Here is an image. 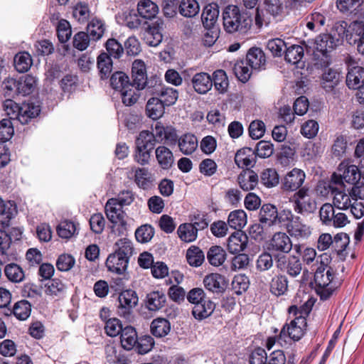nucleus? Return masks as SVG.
Here are the masks:
<instances>
[{"label": "nucleus", "instance_id": "f257e3e1", "mask_svg": "<svg viewBox=\"0 0 364 364\" xmlns=\"http://www.w3.org/2000/svg\"><path fill=\"white\" fill-rule=\"evenodd\" d=\"M146 66L142 60H138V90H146L149 95H157L166 106L176 103L178 97L177 90L169 87H160L156 77L147 79Z\"/></svg>", "mask_w": 364, "mask_h": 364}, {"label": "nucleus", "instance_id": "f03ea898", "mask_svg": "<svg viewBox=\"0 0 364 364\" xmlns=\"http://www.w3.org/2000/svg\"><path fill=\"white\" fill-rule=\"evenodd\" d=\"M312 306L313 303L308 299L299 307L297 305H292L289 308V314H293L295 318L289 323L283 326L278 338L279 340L286 341V338H289L294 341H299L302 338L307 326L304 316L309 314Z\"/></svg>", "mask_w": 364, "mask_h": 364}, {"label": "nucleus", "instance_id": "7ed1b4c3", "mask_svg": "<svg viewBox=\"0 0 364 364\" xmlns=\"http://www.w3.org/2000/svg\"><path fill=\"white\" fill-rule=\"evenodd\" d=\"M314 282L321 299L326 300L341 285L343 280L336 276V271L333 268H317L314 273Z\"/></svg>", "mask_w": 364, "mask_h": 364}, {"label": "nucleus", "instance_id": "20e7f679", "mask_svg": "<svg viewBox=\"0 0 364 364\" xmlns=\"http://www.w3.org/2000/svg\"><path fill=\"white\" fill-rule=\"evenodd\" d=\"M223 26L228 33L239 32L246 33L252 26V19L250 16L240 14L235 6H228L223 14Z\"/></svg>", "mask_w": 364, "mask_h": 364}, {"label": "nucleus", "instance_id": "39448f33", "mask_svg": "<svg viewBox=\"0 0 364 364\" xmlns=\"http://www.w3.org/2000/svg\"><path fill=\"white\" fill-rule=\"evenodd\" d=\"M119 245L118 250L108 256L106 266L109 271L121 274L127 269L129 258L133 253V247L127 239L121 240Z\"/></svg>", "mask_w": 364, "mask_h": 364}, {"label": "nucleus", "instance_id": "423d86ee", "mask_svg": "<svg viewBox=\"0 0 364 364\" xmlns=\"http://www.w3.org/2000/svg\"><path fill=\"white\" fill-rule=\"evenodd\" d=\"M339 44V38L331 33H323L318 36L315 39L314 57L317 63L321 66H326L330 63V53Z\"/></svg>", "mask_w": 364, "mask_h": 364}, {"label": "nucleus", "instance_id": "0eeeda50", "mask_svg": "<svg viewBox=\"0 0 364 364\" xmlns=\"http://www.w3.org/2000/svg\"><path fill=\"white\" fill-rule=\"evenodd\" d=\"M294 210L302 215L314 213L316 210V203L311 196L309 188L302 187L290 198Z\"/></svg>", "mask_w": 364, "mask_h": 364}, {"label": "nucleus", "instance_id": "6e6552de", "mask_svg": "<svg viewBox=\"0 0 364 364\" xmlns=\"http://www.w3.org/2000/svg\"><path fill=\"white\" fill-rule=\"evenodd\" d=\"M283 213L288 221L287 230L291 237L296 240H305L311 235V227L303 223L300 217L294 215L290 210H284Z\"/></svg>", "mask_w": 364, "mask_h": 364}, {"label": "nucleus", "instance_id": "1a4fd4ad", "mask_svg": "<svg viewBox=\"0 0 364 364\" xmlns=\"http://www.w3.org/2000/svg\"><path fill=\"white\" fill-rule=\"evenodd\" d=\"M155 135L149 131H141L138 136V162L147 164L156 145Z\"/></svg>", "mask_w": 364, "mask_h": 364}, {"label": "nucleus", "instance_id": "9d476101", "mask_svg": "<svg viewBox=\"0 0 364 364\" xmlns=\"http://www.w3.org/2000/svg\"><path fill=\"white\" fill-rule=\"evenodd\" d=\"M360 178V172L358 168L355 165H348L343 162L341 163L338 173L332 175L331 181L336 184H341L343 181L355 184Z\"/></svg>", "mask_w": 364, "mask_h": 364}, {"label": "nucleus", "instance_id": "9b49d317", "mask_svg": "<svg viewBox=\"0 0 364 364\" xmlns=\"http://www.w3.org/2000/svg\"><path fill=\"white\" fill-rule=\"evenodd\" d=\"M305 179L304 171L300 168H294L281 179V189L284 192H296L302 188Z\"/></svg>", "mask_w": 364, "mask_h": 364}, {"label": "nucleus", "instance_id": "f8f14e48", "mask_svg": "<svg viewBox=\"0 0 364 364\" xmlns=\"http://www.w3.org/2000/svg\"><path fill=\"white\" fill-rule=\"evenodd\" d=\"M276 266L282 272H285L291 277L299 276L302 270V264L295 256L277 255L275 257Z\"/></svg>", "mask_w": 364, "mask_h": 364}, {"label": "nucleus", "instance_id": "ddd939ff", "mask_svg": "<svg viewBox=\"0 0 364 364\" xmlns=\"http://www.w3.org/2000/svg\"><path fill=\"white\" fill-rule=\"evenodd\" d=\"M119 301L121 315L127 320L132 321L134 318L133 309L136 305V292L131 289L122 291L119 296Z\"/></svg>", "mask_w": 364, "mask_h": 364}, {"label": "nucleus", "instance_id": "4468645a", "mask_svg": "<svg viewBox=\"0 0 364 364\" xmlns=\"http://www.w3.org/2000/svg\"><path fill=\"white\" fill-rule=\"evenodd\" d=\"M329 188L331 191L334 207L340 210H348L355 199L352 191L346 193L344 190H340L331 184L329 185Z\"/></svg>", "mask_w": 364, "mask_h": 364}, {"label": "nucleus", "instance_id": "2eb2a0df", "mask_svg": "<svg viewBox=\"0 0 364 364\" xmlns=\"http://www.w3.org/2000/svg\"><path fill=\"white\" fill-rule=\"evenodd\" d=\"M269 249L272 251L289 253L292 249V242L284 232H276L272 237Z\"/></svg>", "mask_w": 364, "mask_h": 364}, {"label": "nucleus", "instance_id": "dca6fc26", "mask_svg": "<svg viewBox=\"0 0 364 364\" xmlns=\"http://www.w3.org/2000/svg\"><path fill=\"white\" fill-rule=\"evenodd\" d=\"M161 28L158 21L147 25L142 33L144 41L149 46L156 47L159 45L163 38Z\"/></svg>", "mask_w": 364, "mask_h": 364}, {"label": "nucleus", "instance_id": "f3484780", "mask_svg": "<svg viewBox=\"0 0 364 364\" xmlns=\"http://www.w3.org/2000/svg\"><path fill=\"white\" fill-rule=\"evenodd\" d=\"M255 151L249 147L239 149L235 156V162L239 168L253 167L256 163Z\"/></svg>", "mask_w": 364, "mask_h": 364}, {"label": "nucleus", "instance_id": "a211bd4d", "mask_svg": "<svg viewBox=\"0 0 364 364\" xmlns=\"http://www.w3.org/2000/svg\"><path fill=\"white\" fill-rule=\"evenodd\" d=\"M191 83L194 90L200 95L207 93L213 87L211 77L203 72L195 74L191 79Z\"/></svg>", "mask_w": 364, "mask_h": 364}, {"label": "nucleus", "instance_id": "6ab92c4d", "mask_svg": "<svg viewBox=\"0 0 364 364\" xmlns=\"http://www.w3.org/2000/svg\"><path fill=\"white\" fill-rule=\"evenodd\" d=\"M205 287L212 292H222L227 287L225 277L218 273H211L203 279Z\"/></svg>", "mask_w": 364, "mask_h": 364}, {"label": "nucleus", "instance_id": "aec40b11", "mask_svg": "<svg viewBox=\"0 0 364 364\" xmlns=\"http://www.w3.org/2000/svg\"><path fill=\"white\" fill-rule=\"evenodd\" d=\"M259 222L267 226L280 223L277 208L271 204H264L259 210Z\"/></svg>", "mask_w": 364, "mask_h": 364}, {"label": "nucleus", "instance_id": "412c9836", "mask_svg": "<svg viewBox=\"0 0 364 364\" xmlns=\"http://www.w3.org/2000/svg\"><path fill=\"white\" fill-rule=\"evenodd\" d=\"M247 242V237L242 231L232 233L228 240V250L232 254H237L243 251Z\"/></svg>", "mask_w": 364, "mask_h": 364}, {"label": "nucleus", "instance_id": "4be33fe9", "mask_svg": "<svg viewBox=\"0 0 364 364\" xmlns=\"http://www.w3.org/2000/svg\"><path fill=\"white\" fill-rule=\"evenodd\" d=\"M364 84V68L353 66L349 68L346 75V85L349 89L356 90Z\"/></svg>", "mask_w": 364, "mask_h": 364}, {"label": "nucleus", "instance_id": "5701e85b", "mask_svg": "<svg viewBox=\"0 0 364 364\" xmlns=\"http://www.w3.org/2000/svg\"><path fill=\"white\" fill-rule=\"evenodd\" d=\"M198 146V139L193 134H184L178 139V146L179 150L184 155H190L193 154L196 150Z\"/></svg>", "mask_w": 364, "mask_h": 364}, {"label": "nucleus", "instance_id": "b1692460", "mask_svg": "<svg viewBox=\"0 0 364 364\" xmlns=\"http://www.w3.org/2000/svg\"><path fill=\"white\" fill-rule=\"evenodd\" d=\"M246 61L251 69L259 70L265 65V55L260 48H252L247 53Z\"/></svg>", "mask_w": 364, "mask_h": 364}, {"label": "nucleus", "instance_id": "393cba45", "mask_svg": "<svg viewBox=\"0 0 364 364\" xmlns=\"http://www.w3.org/2000/svg\"><path fill=\"white\" fill-rule=\"evenodd\" d=\"M240 187L245 191L253 190L258 183V176L252 170L247 169L242 171L237 177Z\"/></svg>", "mask_w": 364, "mask_h": 364}, {"label": "nucleus", "instance_id": "a878e982", "mask_svg": "<svg viewBox=\"0 0 364 364\" xmlns=\"http://www.w3.org/2000/svg\"><path fill=\"white\" fill-rule=\"evenodd\" d=\"M136 63V60H134L132 63L133 80L132 84L130 85H127V87L120 91L122 102L126 106H132L136 102V86L135 85L136 78L134 76Z\"/></svg>", "mask_w": 364, "mask_h": 364}, {"label": "nucleus", "instance_id": "bb28decb", "mask_svg": "<svg viewBox=\"0 0 364 364\" xmlns=\"http://www.w3.org/2000/svg\"><path fill=\"white\" fill-rule=\"evenodd\" d=\"M215 305L210 299H205L196 304L192 310L193 316L198 320H203L210 316L214 309Z\"/></svg>", "mask_w": 364, "mask_h": 364}, {"label": "nucleus", "instance_id": "cd10ccee", "mask_svg": "<svg viewBox=\"0 0 364 364\" xmlns=\"http://www.w3.org/2000/svg\"><path fill=\"white\" fill-rule=\"evenodd\" d=\"M165 105L158 97L150 98L146 106V114L152 119H158L161 117L165 112Z\"/></svg>", "mask_w": 364, "mask_h": 364}, {"label": "nucleus", "instance_id": "c85d7f7f", "mask_svg": "<svg viewBox=\"0 0 364 364\" xmlns=\"http://www.w3.org/2000/svg\"><path fill=\"white\" fill-rule=\"evenodd\" d=\"M156 158L159 166L164 169H168L174 163L172 151L165 146H159L155 151Z\"/></svg>", "mask_w": 364, "mask_h": 364}, {"label": "nucleus", "instance_id": "c756f323", "mask_svg": "<svg viewBox=\"0 0 364 364\" xmlns=\"http://www.w3.org/2000/svg\"><path fill=\"white\" fill-rule=\"evenodd\" d=\"M122 205L114 199L110 198L105 205V213L110 222L119 221L124 218Z\"/></svg>", "mask_w": 364, "mask_h": 364}, {"label": "nucleus", "instance_id": "7c9ffc66", "mask_svg": "<svg viewBox=\"0 0 364 364\" xmlns=\"http://www.w3.org/2000/svg\"><path fill=\"white\" fill-rule=\"evenodd\" d=\"M350 239L346 233L336 234L332 240L331 249L342 259H345L346 247L348 246Z\"/></svg>", "mask_w": 364, "mask_h": 364}, {"label": "nucleus", "instance_id": "2f4dec72", "mask_svg": "<svg viewBox=\"0 0 364 364\" xmlns=\"http://www.w3.org/2000/svg\"><path fill=\"white\" fill-rule=\"evenodd\" d=\"M288 283L286 276L282 274L276 275L270 282V291L277 296L284 295L288 290Z\"/></svg>", "mask_w": 364, "mask_h": 364}, {"label": "nucleus", "instance_id": "473e14b6", "mask_svg": "<svg viewBox=\"0 0 364 364\" xmlns=\"http://www.w3.org/2000/svg\"><path fill=\"white\" fill-rule=\"evenodd\" d=\"M36 87V79L30 75H26L18 80L17 95H28L32 93Z\"/></svg>", "mask_w": 364, "mask_h": 364}, {"label": "nucleus", "instance_id": "72a5a7b5", "mask_svg": "<svg viewBox=\"0 0 364 364\" xmlns=\"http://www.w3.org/2000/svg\"><path fill=\"white\" fill-rule=\"evenodd\" d=\"M121 344L124 349L131 350L136 345V331L132 326L125 327L120 336Z\"/></svg>", "mask_w": 364, "mask_h": 364}, {"label": "nucleus", "instance_id": "f704fd0d", "mask_svg": "<svg viewBox=\"0 0 364 364\" xmlns=\"http://www.w3.org/2000/svg\"><path fill=\"white\" fill-rule=\"evenodd\" d=\"M228 223L231 228L240 231L247 224V215L242 210H235L230 213Z\"/></svg>", "mask_w": 364, "mask_h": 364}, {"label": "nucleus", "instance_id": "c9c22d12", "mask_svg": "<svg viewBox=\"0 0 364 364\" xmlns=\"http://www.w3.org/2000/svg\"><path fill=\"white\" fill-rule=\"evenodd\" d=\"M170 331L171 324L166 318H158L154 319L151 323V332L156 337H164Z\"/></svg>", "mask_w": 364, "mask_h": 364}, {"label": "nucleus", "instance_id": "e433bc0d", "mask_svg": "<svg viewBox=\"0 0 364 364\" xmlns=\"http://www.w3.org/2000/svg\"><path fill=\"white\" fill-rule=\"evenodd\" d=\"M158 6L151 0H143L138 3V15L151 19L158 13Z\"/></svg>", "mask_w": 364, "mask_h": 364}, {"label": "nucleus", "instance_id": "4c0bfd02", "mask_svg": "<svg viewBox=\"0 0 364 364\" xmlns=\"http://www.w3.org/2000/svg\"><path fill=\"white\" fill-rule=\"evenodd\" d=\"M350 28L352 34L356 36L354 41L357 43V48L359 53L364 54V23L363 21H353Z\"/></svg>", "mask_w": 364, "mask_h": 364}, {"label": "nucleus", "instance_id": "58836bf2", "mask_svg": "<svg viewBox=\"0 0 364 364\" xmlns=\"http://www.w3.org/2000/svg\"><path fill=\"white\" fill-rule=\"evenodd\" d=\"M252 70L247 62L243 60L236 61L232 68L234 74L242 82L248 81L252 75Z\"/></svg>", "mask_w": 364, "mask_h": 364}, {"label": "nucleus", "instance_id": "ea45409f", "mask_svg": "<svg viewBox=\"0 0 364 364\" xmlns=\"http://www.w3.org/2000/svg\"><path fill=\"white\" fill-rule=\"evenodd\" d=\"M207 259L211 265L219 267L225 262L226 252L220 246H213L207 253Z\"/></svg>", "mask_w": 364, "mask_h": 364}, {"label": "nucleus", "instance_id": "a19ab883", "mask_svg": "<svg viewBox=\"0 0 364 364\" xmlns=\"http://www.w3.org/2000/svg\"><path fill=\"white\" fill-rule=\"evenodd\" d=\"M179 13L187 18H192L198 14L200 6L196 0H182L178 6Z\"/></svg>", "mask_w": 364, "mask_h": 364}, {"label": "nucleus", "instance_id": "79ce46f5", "mask_svg": "<svg viewBox=\"0 0 364 364\" xmlns=\"http://www.w3.org/2000/svg\"><path fill=\"white\" fill-rule=\"evenodd\" d=\"M97 68L102 78H107L112 70V61L106 53H102L97 60Z\"/></svg>", "mask_w": 364, "mask_h": 364}, {"label": "nucleus", "instance_id": "37998d69", "mask_svg": "<svg viewBox=\"0 0 364 364\" xmlns=\"http://www.w3.org/2000/svg\"><path fill=\"white\" fill-rule=\"evenodd\" d=\"M304 49L299 45H291L286 47L285 60L293 65L297 64L303 58Z\"/></svg>", "mask_w": 364, "mask_h": 364}, {"label": "nucleus", "instance_id": "c03bdc74", "mask_svg": "<svg viewBox=\"0 0 364 364\" xmlns=\"http://www.w3.org/2000/svg\"><path fill=\"white\" fill-rule=\"evenodd\" d=\"M341 75L336 70L328 68L323 74V87L327 91L331 90L340 81Z\"/></svg>", "mask_w": 364, "mask_h": 364}, {"label": "nucleus", "instance_id": "a18cd8bd", "mask_svg": "<svg viewBox=\"0 0 364 364\" xmlns=\"http://www.w3.org/2000/svg\"><path fill=\"white\" fill-rule=\"evenodd\" d=\"M4 273L7 279L14 283L22 282L25 277L22 268L14 263L7 264L4 268Z\"/></svg>", "mask_w": 364, "mask_h": 364}, {"label": "nucleus", "instance_id": "49530a36", "mask_svg": "<svg viewBox=\"0 0 364 364\" xmlns=\"http://www.w3.org/2000/svg\"><path fill=\"white\" fill-rule=\"evenodd\" d=\"M165 295L159 291H153L147 295L146 306L150 311H157L164 306Z\"/></svg>", "mask_w": 364, "mask_h": 364}, {"label": "nucleus", "instance_id": "de8ad7c7", "mask_svg": "<svg viewBox=\"0 0 364 364\" xmlns=\"http://www.w3.org/2000/svg\"><path fill=\"white\" fill-rule=\"evenodd\" d=\"M186 259L191 266L199 267L204 262L205 255L199 247L191 246L186 252Z\"/></svg>", "mask_w": 364, "mask_h": 364}, {"label": "nucleus", "instance_id": "09e8293b", "mask_svg": "<svg viewBox=\"0 0 364 364\" xmlns=\"http://www.w3.org/2000/svg\"><path fill=\"white\" fill-rule=\"evenodd\" d=\"M213 85L220 93H225L228 87V79L225 72L223 70H218L213 74Z\"/></svg>", "mask_w": 364, "mask_h": 364}, {"label": "nucleus", "instance_id": "8fccbe9b", "mask_svg": "<svg viewBox=\"0 0 364 364\" xmlns=\"http://www.w3.org/2000/svg\"><path fill=\"white\" fill-rule=\"evenodd\" d=\"M32 65L31 55L27 52L19 53L14 57V66L19 73L28 71Z\"/></svg>", "mask_w": 364, "mask_h": 364}, {"label": "nucleus", "instance_id": "3c124183", "mask_svg": "<svg viewBox=\"0 0 364 364\" xmlns=\"http://www.w3.org/2000/svg\"><path fill=\"white\" fill-rule=\"evenodd\" d=\"M31 312V305L26 300H21L14 304L13 313L19 320L24 321L27 319Z\"/></svg>", "mask_w": 364, "mask_h": 364}, {"label": "nucleus", "instance_id": "603ef678", "mask_svg": "<svg viewBox=\"0 0 364 364\" xmlns=\"http://www.w3.org/2000/svg\"><path fill=\"white\" fill-rule=\"evenodd\" d=\"M262 183L267 188L276 186L279 183V177L274 168L264 169L260 175Z\"/></svg>", "mask_w": 364, "mask_h": 364}, {"label": "nucleus", "instance_id": "864d4df0", "mask_svg": "<svg viewBox=\"0 0 364 364\" xmlns=\"http://www.w3.org/2000/svg\"><path fill=\"white\" fill-rule=\"evenodd\" d=\"M218 10L211 5L205 6L201 15V20L203 26L205 28H210L214 26V24L218 16Z\"/></svg>", "mask_w": 364, "mask_h": 364}, {"label": "nucleus", "instance_id": "5fc2aeb1", "mask_svg": "<svg viewBox=\"0 0 364 364\" xmlns=\"http://www.w3.org/2000/svg\"><path fill=\"white\" fill-rule=\"evenodd\" d=\"M177 233L180 239L186 242H193L197 237L196 230L191 223L181 224L178 228Z\"/></svg>", "mask_w": 364, "mask_h": 364}, {"label": "nucleus", "instance_id": "6e6d98bb", "mask_svg": "<svg viewBox=\"0 0 364 364\" xmlns=\"http://www.w3.org/2000/svg\"><path fill=\"white\" fill-rule=\"evenodd\" d=\"M155 179L147 168H138V186L143 189L153 187Z\"/></svg>", "mask_w": 364, "mask_h": 364}, {"label": "nucleus", "instance_id": "4d7b16f0", "mask_svg": "<svg viewBox=\"0 0 364 364\" xmlns=\"http://www.w3.org/2000/svg\"><path fill=\"white\" fill-rule=\"evenodd\" d=\"M40 111L38 106L30 104L23 105V106L21 107L19 122L22 124H26L28 119L37 117L40 113Z\"/></svg>", "mask_w": 364, "mask_h": 364}, {"label": "nucleus", "instance_id": "13d9d810", "mask_svg": "<svg viewBox=\"0 0 364 364\" xmlns=\"http://www.w3.org/2000/svg\"><path fill=\"white\" fill-rule=\"evenodd\" d=\"M128 76L123 72L114 73L110 78V84L113 89L121 91L127 85H130Z\"/></svg>", "mask_w": 364, "mask_h": 364}, {"label": "nucleus", "instance_id": "bf43d9fd", "mask_svg": "<svg viewBox=\"0 0 364 364\" xmlns=\"http://www.w3.org/2000/svg\"><path fill=\"white\" fill-rule=\"evenodd\" d=\"M4 111L5 114L9 117V119L19 121V116L21 114V107L18 104L12 100H6L3 105Z\"/></svg>", "mask_w": 364, "mask_h": 364}, {"label": "nucleus", "instance_id": "052dcab7", "mask_svg": "<svg viewBox=\"0 0 364 364\" xmlns=\"http://www.w3.org/2000/svg\"><path fill=\"white\" fill-rule=\"evenodd\" d=\"M318 124L316 121L309 119L305 122L301 127V134L307 139H312L318 132Z\"/></svg>", "mask_w": 364, "mask_h": 364}, {"label": "nucleus", "instance_id": "680f3d73", "mask_svg": "<svg viewBox=\"0 0 364 364\" xmlns=\"http://www.w3.org/2000/svg\"><path fill=\"white\" fill-rule=\"evenodd\" d=\"M123 329L121 321L116 318L108 319L105 326L106 333L111 337L117 336L120 332L122 333Z\"/></svg>", "mask_w": 364, "mask_h": 364}, {"label": "nucleus", "instance_id": "e2e57ef3", "mask_svg": "<svg viewBox=\"0 0 364 364\" xmlns=\"http://www.w3.org/2000/svg\"><path fill=\"white\" fill-rule=\"evenodd\" d=\"M65 290V284L58 279L51 280L46 286V294L49 296H58Z\"/></svg>", "mask_w": 364, "mask_h": 364}, {"label": "nucleus", "instance_id": "0e129e2a", "mask_svg": "<svg viewBox=\"0 0 364 364\" xmlns=\"http://www.w3.org/2000/svg\"><path fill=\"white\" fill-rule=\"evenodd\" d=\"M249 287V279L245 275L239 274L234 277L232 288L237 294H241Z\"/></svg>", "mask_w": 364, "mask_h": 364}, {"label": "nucleus", "instance_id": "69168bd1", "mask_svg": "<svg viewBox=\"0 0 364 364\" xmlns=\"http://www.w3.org/2000/svg\"><path fill=\"white\" fill-rule=\"evenodd\" d=\"M14 133L13 123L10 119H3L0 121V140H9Z\"/></svg>", "mask_w": 364, "mask_h": 364}, {"label": "nucleus", "instance_id": "338daca9", "mask_svg": "<svg viewBox=\"0 0 364 364\" xmlns=\"http://www.w3.org/2000/svg\"><path fill=\"white\" fill-rule=\"evenodd\" d=\"M273 259L268 252L262 253L256 262V268L259 272H264L270 269L273 267Z\"/></svg>", "mask_w": 364, "mask_h": 364}, {"label": "nucleus", "instance_id": "774afa93", "mask_svg": "<svg viewBox=\"0 0 364 364\" xmlns=\"http://www.w3.org/2000/svg\"><path fill=\"white\" fill-rule=\"evenodd\" d=\"M76 230L75 225L73 222L70 221H63L61 222L58 228L57 232L58 235L62 238H70Z\"/></svg>", "mask_w": 364, "mask_h": 364}]
</instances>
